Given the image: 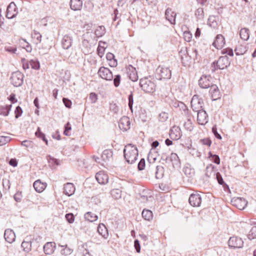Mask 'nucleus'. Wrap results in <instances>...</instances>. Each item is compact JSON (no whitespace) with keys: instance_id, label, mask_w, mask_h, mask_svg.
I'll return each instance as SVG.
<instances>
[{"instance_id":"43","label":"nucleus","mask_w":256,"mask_h":256,"mask_svg":"<svg viewBox=\"0 0 256 256\" xmlns=\"http://www.w3.org/2000/svg\"><path fill=\"white\" fill-rule=\"evenodd\" d=\"M208 25H210V26L214 28H216L217 26V22L216 20V16H210L209 18H208Z\"/></svg>"},{"instance_id":"17","label":"nucleus","mask_w":256,"mask_h":256,"mask_svg":"<svg viewBox=\"0 0 256 256\" xmlns=\"http://www.w3.org/2000/svg\"><path fill=\"white\" fill-rule=\"evenodd\" d=\"M176 16V13L172 11V8H168L166 10V18L172 24H175Z\"/></svg>"},{"instance_id":"12","label":"nucleus","mask_w":256,"mask_h":256,"mask_svg":"<svg viewBox=\"0 0 256 256\" xmlns=\"http://www.w3.org/2000/svg\"><path fill=\"white\" fill-rule=\"evenodd\" d=\"M212 78L210 76L202 75L198 80V84L202 88H210L212 84Z\"/></svg>"},{"instance_id":"10","label":"nucleus","mask_w":256,"mask_h":256,"mask_svg":"<svg viewBox=\"0 0 256 256\" xmlns=\"http://www.w3.org/2000/svg\"><path fill=\"white\" fill-rule=\"evenodd\" d=\"M18 13V10L14 2H10L7 8L6 17L8 19L13 18Z\"/></svg>"},{"instance_id":"64","label":"nucleus","mask_w":256,"mask_h":256,"mask_svg":"<svg viewBox=\"0 0 256 256\" xmlns=\"http://www.w3.org/2000/svg\"><path fill=\"white\" fill-rule=\"evenodd\" d=\"M200 142L204 145H206L207 146H210L212 144V141L209 138H206L204 139H201L200 140Z\"/></svg>"},{"instance_id":"59","label":"nucleus","mask_w":256,"mask_h":256,"mask_svg":"<svg viewBox=\"0 0 256 256\" xmlns=\"http://www.w3.org/2000/svg\"><path fill=\"white\" fill-rule=\"evenodd\" d=\"M22 113V110L20 106H18L16 107L14 110L15 118H18L20 116Z\"/></svg>"},{"instance_id":"6","label":"nucleus","mask_w":256,"mask_h":256,"mask_svg":"<svg viewBox=\"0 0 256 256\" xmlns=\"http://www.w3.org/2000/svg\"><path fill=\"white\" fill-rule=\"evenodd\" d=\"M191 107L196 112H200L203 109L204 102L202 98H200L198 95H194L191 100Z\"/></svg>"},{"instance_id":"48","label":"nucleus","mask_w":256,"mask_h":256,"mask_svg":"<svg viewBox=\"0 0 256 256\" xmlns=\"http://www.w3.org/2000/svg\"><path fill=\"white\" fill-rule=\"evenodd\" d=\"M82 39L86 40L88 42L91 43L92 40L93 39V34L92 32H86L82 36Z\"/></svg>"},{"instance_id":"62","label":"nucleus","mask_w":256,"mask_h":256,"mask_svg":"<svg viewBox=\"0 0 256 256\" xmlns=\"http://www.w3.org/2000/svg\"><path fill=\"white\" fill-rule=\"evenodd\" d=\"M145 166V160L144 158H141L138 164V168L139 170H144Z\"/></svg>"},{"instance_id":"14","label":"nucleus","mask_w":256,"mask_h":256,"mask_svg":"<svg viewBox=\"0 0 256 256\" xmlns=\"http://www.w3.org/2000/svg\"><path fill=\"white\" fill-rule=\"evenodd\" d=\"M130 122L128 116L122 117L118 122L120 128L123 131H126L130 128Z\"/></svg>"},{"instance_id":"53","label":"nucleus","mask_w":256,"mask_h":256,"mask_svg":"<svg viewBox=\"0 0 256 256\" xmlns=\"http://www.w3.org/2000/svg\"><path fill=\"white\" fill-rule=\"evenodd\" d=\"M215 176H216V180H217L218 183L220 184V185H226V186L228 187V186L224 183V182L223 180L222 176V175L220 174L219 172H216L215 174Z\"/></svg>"},{"instance_id":"39","label":"nucleus","mask_w":256,"mask_h":256,"mask_svg":"<svg viewBox=\"0 0 256 256\" xmlns=\"http://www.w3.org/2000/svg\"><path fill=\"white\" fill-rule=\"evenodd\" d=\"M95 35L96 37L100 38L102 36L106 33V29L104 26H101L98 27L95 30Z\"/></svg>"},{"instance_id":"37","label":"nucleus","mask_w":256,"mask_h":256,"mask_svg":"<svg viewBox=\"0 0 256 256\" xmlns=\"http://www.w3.org/2000/svg\"><path fill=\"white\" fill-rule=\"evenodd\" d=\"M187 56L188 60V64L191 62L190 61V60H196L199 59L198 51L194 48H192V53L190 54H188Z\"/></svg>"},{"instance_id":"22","label":"nucleus","mask_w":256,"mask_h":256,"mask_svg":"<svg viewBox=\"0 0 256 256\" xmlns=\"http://www.w3.org/2000/svg\"><path fill=\"white\" fill-rule=\"evenodd\" d=\"M127 74L129 78L132 82H136L138 80V75L136 68L130 66L128 70Z\"/></svg>"},{"instance_id":"28","label":"nucleus","mask_w":256,"mask_h":256,"mask_svg":"<svg viewBox=\"0 0 256 256\" xmlns=\"http://www.w3.org/2000/svg\"><path fill=\"white\" fill-rule=\"evenodd\" d=\"M170 160L174 168H178L180 166V161L176 154L172 153Z\"/></svg>"},{"instance_id":"41","label":"nucleus","mask_w":256,"mask_h":256,"mask_svg":"<svg viewBox=\"0 0 256 256\" xmlns=\"http://www.w3.org/2000/svg\"><path fill=\"white\" fill-rule=\"evenodd\" d=\"M36 136L44 142L46 145L48 144V140L46 138L45 134L41 132L40 128H38V130L36 132Z\"/></svg>"},{"instance_id":"30","label":"nucleus","mask_w":256,"mask_h":256,"mask_svg":"<svg viewBox=\"0 0 256 256\" xmlns=\"http://www.w3.org/2000/svg\"><path fill=\"white\" fill-rule=\"evenodd\" d=\"M216 168L212 164H208L205 170V176L208 178H210L212 176H215L216 174L214 172V168Z\"/></svg>"},{"instance_id":"63","label":"nucleus","mask_w":256,"mask_h":256,"mask_svg":"<svg viewBox=\"0 0 256 256\" xmlns=\"http://www.w3.org/2000/svg\"><path fill=\"white\" fill-rule=\"evenodd\" d=\"M22 192H17L14 196V198L16 202H20L22 200Z\"/></svg>"},{"instance_id":"15","label":"nucleus","mask_w":256,"mask_h":256,"mask_svg":"<svg viewBox=\"0 0 256 256\" xmlns=\"http://www.w3.org/2000/svg\"><path fill=\"white\" fill-rule=\"evenodd\" d=\"M198 116L197 120L198 124L204 125L208 122V115L206 112L202 110L200 112H197Z\"/></svg>"},{"instance_id":"24","label":"nucleus","mask_w":256,"mask_h":256,"mask_svg":"<svg viewBox=\"0 0 256 256\" xmlns=\"http://www.w3.org/2000/svg\"><path fill=\"white\" fill-rule=\"evenodd\" d=\"M55 248V242H48L44 245V250L46 254H51L54 252Z\"/></svg>"},{"instance_id":"36","label":"nucleus","mask_w":256,"mask_h":256,"mask_svg":"<svg viewBox=\"0 0 256 256\" xmlns=\"http://www.w3.org/2000/svg\"><path fill=\"white\" fill-rule=\"evenodd\" d=\"M84 218L88 222H93L96 221L98 217L95 214L89 212L85 214Z\"/></svg>"},{"instance_id":"42","label":"nucleus","mask_w":256,"mask_h":256,"mask_svg":"<svg viewBox=\"0 0 256 256\" xmlns=\"http://www.w3.org/2000/svg\"><path fill=\"white\" fill-rule=\"evenodd\" d=\"M82 45L84 48V53H89L90 52V50L91 48V43L86 41V40H82Z\"/></svg>"},{"instance_id":"61","label":"nucleus","mask_w":256,"mask_h":256,"mask_svg":"<svg viewBox=\"0 0 256 256\" xmlns=\"http://www.w3.org/2000/svg\"><path fill=\"white\" fill-rule=\"evenodd\" d=\"M158 118L161 122H165L168 118V114L165 112H161L159 114Z\"/></svg>"},{"instance_id":"27","label":"nucleus","mask_w":256,"mask_h":256,"mask_svg":"<svg viewBox=\"0 0 256 256\" xmlns=\"http://www.w3.org/2000/svg\"><path fill=\"white\" fill-rule=\"evenodd\" d=\"M97 231L104 238H107L108 236V230L103 224H100L98 226Z\"/></svg>"},{"instance_id":"26","label":"nucleus","mask_w":256,"mask_h":256,"mask_svg":"<svg viewBox=\"0 0 256 256\" xmlns=\"http://www.w3.org/2000/svg\"><path fill=\"white\" fill-rule=\"evenodd\" d=\"M82 6V0H70V7L74 10H81Z\"/></svg>"},{"instance_id":"33","label":"nucleus","mask_w":256,"mask_h":256,"mask_svg":"<svg viewBox=\"0 0 256 256\" xmlns=\"http://www.w3.org/2000/svg\"><path fill=\"white\" fill-rule=\"evenodd\" d=\"M112 156V152L110 150H106L103 151L101 157L104 162L109 160Z\"/></svg>"},{"instance_id":"34","label":"nucleus","mask_w":256,"mask_h":256,"mask_svg":"<svg viewBox=\"0 0 256 256\" xmlns=\"http://www.w3.org/2000/svg\"><path fill=\"white\" fill-rule=\"evenodd\" d=\"M164 170L163 166H158L156 168L155 175L157 179L162 178L164 176Z\"/></svg>"},{"instance_id":"8","label":"nucleus","mask_w":256,"mask_h":256,"mask_svg":"<svg viewBox=\"0 0 256 256\" xmlns=\"http://www.w3.org/2000/svg\"><path fill=\"white\" fill-rule=\"evenodd\" d=\"M188 202L190 204L194 207L200 206L202 203V196L197 192L192 193L189 197Z\"/></svg>"},{"instance_id":"18","label":"nucleus","mask_w":256,"mask_h":256,"mask_svg":"<svg viewBox=\"0 0 256 256\" xmlns=\"http://www.w3.org/2000/svg\"><path fill=\"white\" fill-rule=\"evenodd\" d=\"M225 44V40L222 34H218L215 38L214 41L212 43V46L217 49L222 48Z\"/></svg>"},{"instance_id":"57","label":"nucleus","mask_w":256,"mask_h":256,"mask_svg":"<svg viewBox=\"0 0 256 256\" xmlns=\"http://www.w3.org/2000/svg\"><path fill=\"white\" fill-rule=\"evenodd\" d=\"M128 106L131 112H132V105L134 103V98H133V94L132 92H131L130 94L128 95Z\"/></svg>"},{"instance_id":"51","label":"nucleus","mask_w":256,"mask_h":256,"mask_svg":"<svg viewBox=\"0 0 256 256\" xmlns=\"http://www.w3.org/2000/svg\"><path fill=\"white\" fill-rule=\"evenodd\" d=\"M30 64L31 68L34 70H38L40 67V62L38 60H30Z\"/></svg>"},{"instance_id":"49","label":"nucleus","mask_w":256,"mask_h":256,"mask_svg":"<svg viewBox=\"0 0 256 256\" xmlns=\"http://www.w3.org/2000/svg\"><path fill=\"white\" fill-rule=\"evenodd\" d=\"M62 248L61 250V254L62 255L68 256L72 252V250L69 248L67 246H62Z\"/></svg>"},{"instance_id":"23","label":"nucleus","mask_w":256,"mask_h":256,"mask_svg":"<svg viewBox=\"0 0 256 256\" xmlns=\"http://www.w3.org/2000/svg\"><path fill=\"white\" fill-rule=\"evenodd\" d=\"M72 38L69 35H65L62 40V45L64 49H68L72 45Z\"/></svg>"},{"instance_id":"56","label":"nucleus","mask_w":256,"mask_h":256,"mask_svg":"<svg viewBox=\"0 0 256 256\" xmlns=\"http://www.w3.org/2000/svg\"><path fill=\"white\" fill-rule=\"evenodd\" d=\"M10 140V138L9 136H0V146L6 144Z\"/></svg>"},{"instance_id":"3","label":"nucleus","mask_w":256,"mask_h":256,"mask_svg":"<svg viewBox=\"0 0 256 256\" xmlns=\"http://www.w3.org/2000/svg\"><path fill=\"white\" fill-rule=\"evenodd\" d=\"M230 62L229 58L226 56H222L219 58L217 61L214 62L210 66V70L212 72L216 70H224L230 66Z\"/></svg>"},{"instance_id":"54","label":"nucleus","mask_w":256,"mask_h":256,"mask_svg":"<svg viewBox=\"0 0 256 256\" xmlns=\"http://www.w3.org/2000/svg\"><path fill=\"white\" fill-rule=\"evenodd\" d=\"M114 80V84L115 87L117 88L118 87L121 81V76L120 74H116L114 76V79H112Z\"/></svg>"},{"instance_id":"60","label":"nucleus","mask_w":256,"mask_h":256,"mask_svg":"<svg viewBox=\"0 0 256 256\" xmlns=\"http://www.w3.org/2000/svg\"><path fill=\"white\" fill-rule=\"evenodd\" d=\"M65 216H66V220L69 223L72 224L74 222V216L73 214H72V213L67 214H66Z\"/></svg>"},{"instance_id":"4","label":"nucleus","mask_w":256,"mask_h":256,"mask_svg":"<svg viewBox=\"0 0 256 256\" xmlns=\"http://www.w3.org/2000/svg\"><path fill=\"white\" fill-rule=\"evenodd\" d=\"M156 78L160 80H169L172 77V71L168 67L158 66L156 70Z\"/></svg>"},{"instance_id":"29","label":"nucleus","mask_w":256,"mask_h":256,"mask_svg":"<svg viewBox=\"0 0 256 256\" xmlns=\"http://www.w3.org/2000/svg\"><path fill=\"white\" fill-rule=\"evenodd\" d=\"M33 186L37 192H40L46 188V184L42 182L41 181L38 180L34 182Z\"/></svg>"},{"instance_id":"21","label":"nucleus","mask_w":256,"mask_h":256,"mask_svg":"<svg viewBox=\"0 0 256 256\" xmlns=\"http://www.w3.org/2000/svg\"><path fill=\"white\" fill-rule=\"evenodd\" d=\"M4 238L8 242L12 244L16 239V235L14 232L10 229H6L4 234Z\"/></svg>"},{"instance_id":"35","label":"nucleus","mask_w":256,"mask_h":256,"mask_svg":"<svg viewBox=\"0 0 256 256\" xmlns=\"http://www.w3.org/2000/svg\"><path fill=\"white\" fill-rule=\"evenodd\" d=\"M142 218L146 220L150 221L152 219V212L151 210L144 209L142 213Z\"/></svg>"},{"instance_id":"52","label":"nucleus","mask_w":256,"mask_h":256,"mask_svg":"<svg viewBox=\"0 0 256 256\" xmlns=\"http://www.w3.org/2000/svg\"><path fill=\"white\" fill-rule=\"evenodd\" d=\"M48 160L49 164L52 166H54L59 164L58 160L50 156H48Z\"/></svg>"},{"instance_id":"20","label":"nucleus","mask_w":256,"mask_h":256,"mask_svg":"<svg viewBox=\"0 0 256 256\" xmlns=\"http://www.w3.org/2000/svg\"><path fill=\"white\" fill-rule=\"evenodd\" d=\"M179 54L181 58L182 62L184 66H186L188 65V52L187 50L186 47H183L179 52Z\"/></svg>"},{"instance_id":"19","label":"nucleus","mask_w":256,"mask_h":256,"mask_svg":"<svg viewBox=\"0 0 256 256\" xmlns=\"http://www.w3.org/2000/svg\"><path fill=\"white\" fill-rule=\"evenodd\" d=\"M210 93L211 95L212 98L213 100H215L220 98V94L219 89L216 84H212L210 87Z\"/></svg>"},{"instance_id":"58","label":"nucleus","mask_w":256,"mask_h":256,"mask_svg":"<svg viewBox=\"0 0 256 256\" xmlns=\"http://www.w3.org/2000/svg\"><path fill=\"white\" fill-rule=\"evenodd\" d=\"M112 195L118 199L121 197V192L118 189H114L112 190Z\"/></svg>"},{"instance_id":"32","label":"nucleus","mask_w":256,"mask_h":256,"mask_svg":"<svg viewBox=\"0 0 256 256\" xmlns=\"http://www.w3.org/2000/svg\"><path fill=\"white\" fill-rule=\"evenodd\" d=\"M240 36L242 40H247L250 38V30L246 28H242L240 31Z\"/></svg>"},{"instance_id":"31","label":"nucleus","mask_w":256,"mask_h":256,"mask_svg":"<svg viewBox=\"0 0 256 256\" xmlns=\"http://www.w3.org/2000/svg\"><path fill=\"white\" fill-rule=\"evenodd\" d=\"M12 107V104L0 106V114L4 116H8Z\"/></svg>"},{"instance_id":"9","label":"nucleus","mask_w":256,"mask_h":256,"mask_svg":"<svg viewBox=\"0 0 256 256\" xmlns=\"http://www.w3.org/2000/svg\"><path fill=\"white\" fill-rule=\"evenodd\" d=\"M231 202L234 206L240 210H244L248 204V202L243 198H234Z\"/></svg>"},{"instance_id":"7","label":"nucleus","mask_w":256,"mask_h":256,"mask_svg":"<svg viewBox=\"0 0 256 256\" xmlns=\"http://www.w3.org/2000/svg\"><path fill=\"white\" fill-rule=\"evenodd\" d=\"M100 77L106 80L111 81L114 78L112 72L108 68L102 66L98 72Z\"/></svg>"},{"instance_id":"46","label":"nucleus","mask_w":256,"mask_h":256,"mask_svg":"<svg viewBox=\"0 0 256 256\" xmlns=\"http://www.w3.org/2000/svg\"><path fill=\"white\" fill-rule=\"evenodd\" d=\"M101 43H102L104 44H106L105 42H100L98 48H97V52L100 57L102 58L104 54L105 48L104 47V46H102L100 45Z\"/></svg>"},{"instance_id":"44","label":"nucleus","mask_w":256,"mask_h":256,"mask_svg":"<svg viewBox=\"0 0 256 256\" xmlns=\"http://www.w3.org/2000/svg\"><path fill=\"white\" fill-rule=\"evenodd\" d=\"M24 251L28 252L31 250L32 243L30 242L24 241L21 244Z\"/></svg>"},{"instance_id":"16","label":"nucleus","mask_w":256,"mask_h":256,"mask_svg":"<svg viewBox=\"0 0 256 256\" xmlns=\"http://www.w3.org/2000/svg\"><path fill=\"white\" fill-rule=\"evenodd\" d=\"M96 178L98 182L101 184H105L108 182V176L104 172L100 171L96 174Z\"/></svg>"},{"instance_id":"13","label":"nucleus","mask_w":256,"mask_h":256,"mask_svg":"<svg viewBox=\"0 0 256 256\" xmlns=\"http://www.w3.org/2000/svg\"><path fill=\"white\" fill-rule=\"evenodd\" d=\"M182 136L181 130L179 126H174L170 130V136L173 140L180 139Z\"/></svg>"},{"instance_id":"38","label":"nucleus","mask_w":256,"mask_h":256,"mask_svg":"<svg viewBox=\"0 0 256 256\" xmlns=\"http://www.w3.org/2000/svg\"><path fill=\"white\" fill-rule=\"evenodd\" d=\"M183 172L189 178L192 177L194 173V170L190 168V166L189 164H187L184 167Z\"/></svg>"},{"instance_id":"50","label":"nucleus","mask_w":256,"mask_h":256,"mask_svg":"<svg viewBox=\"0 0 256 256\" xmlns=\"http://www.w3.org/2000/svg\"><path fill=\"white\" fill-rule=\"evenodd\" d=\"M248 238L250 240L256 238V226H254L251 228L248 235Z\"/></svg>"},{"instance_id":"55","label":"nucleus","mask_w":256,"mask_h":256,"mask_svg":"<svg viewBox=\"0 0 256 256\" xmlns=\"http://www.w3.org/2000/svg\"><path fill=\"white\" fill-rule=\"evenodd\" d=\"M72 129L71 124L69 122H68L64 125V134L66 136H70V130Z\"/></svg>"},{"instance_id":"45","label":"nucleus","mask_w":256,"mask_h":256,"mask_svg":"<svg viewBox=\"0 0 256 256\" xmlns=\"http://www.w3.org/2000/svg\"><path fill=\"white\" fill-rule=\"evenodd\" d=\"M32 36L33 38L36 40V44L40 43L41 42L42 36L38 32L34 30L32 34Z\"/></svg>"},{"instance_id":"1","label":"nucleus","mask_w":256,"mask_h":256,"mask_svg":"<svg viewBox=\"0 0 256 256\" xmlns=\"http://www.w3.org/2000/svg\"><path fill=\"white\" fill-rule=\"evenodd\" d=\"M124 158L129 164H133L137 160L138 150L136 146L128 144L124 150Z\"/></svg>"},{"instance_id":"11","label":"nucleus","mask_w":256,"mask_h":256,"mask_svg":"<svg viewBox=\"0 0 256 256\" xmlns=\"http://www.w3.org/2000/svg\"><path fill=\"white\" fill-rule=\"evenodd\" d=\"M244 244L242 239L237 236H232L229 238L228 245L233 248H241Z\"/></svg>"},{"instance_id":"25","label":"nucleus","mask_w":256,"mask_h":256,"mask_svg":"<svg viewBox=\"0 0 256 256\" xmlns=\"http://www.w3.org/2000/svg\"><path fill=\"white\" fill-rule=\"evenodd\" d=\"M75 192V186L72 183H67L64 185V193L68 196H70Z\"/></svg>"},{"instance_id":"40","label":"nucleus","mask_w":256,"mask_h":256,"mask_svg":"<svg viewBox=\"0 0 256 256\" xmlns=\"http://www.w3.org/2000/svg\"><path fill=\"white\" fill-rule=\"evenodd\" d=\"M195 16L198 20H202L204 18L203 8H199L195 12Z\"/></svg>"},{"instance_id":"2","label":"nucleus","mask_w":256,"mask_h":256,"mask_svg":"<svg viewBox=\"0 0 256 256\" xmlns=\"http://www.w3.org/2000/svg\"><path fill=\"white\" fill-rule=\"evenodd\" d=\"M140 86L145 92L152 93L156 90V81L151 76L144 77L140 79Z\"/></svg>"},{"instance_id":"5","label":"nucleus","mask_w":256,"mask_h":256,"mask_svg":"<svg viewBox=\"0 0 256 256\" xmlns=\"http://www.w3.org/2000/svg\"><path fill=\"white\" fill-rule=\"evenodd\" d=\"M24 74L19 71L12 72L10 78V82L16 86L18 87L21 86L23 84Z\"/></svg>"},{"instance_id":"47","label":"nucleus","mask_w":256,"mask_h":256,"mask_svg":"<svg viewBox=\"0 0 256 256\" xmlns=\"http://www.w3.org/2000/svg\"><path fill=\"white\" fill-rule=\"evenodd\" d=\"M184 128L188 131H192L193 130V124L190 119H188L184 124Z\"/></svg>"}]
</instances>
